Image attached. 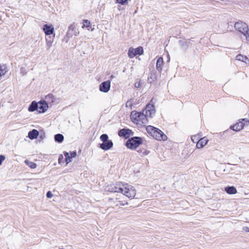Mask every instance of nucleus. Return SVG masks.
<instances>
[{"label":"nucleus","mask_w":249,"mask_h":249,"mask_svg":"<svg viewBox=\"0 0 249 249\" xmlns=\"http://www.w3.org/2000/svg\"><path fill=\"white\" fill-rule=\"evenodd\" d=\"M147 133L154 139L158 141H165L167 137L160 129L152 125H148L146 127Z\"/></svg>","instance_id":"1"},{"label":"nucleus","mask_w":249,"mask_h":249,"mask_svg":"<svg viewBox=\"0 0 249 249\" xmlns=\"http://www.w3.org/2000/svg\"><path fill=\"white\" fill-rule=\"evenodd\" d=\"M144 138L134 136L130 137L125 142V146L130 150H135L140 145L142 144Z\"/></svg>","instance_id":"2"},{"label":"nucleus","mask_w":249,"mask_h":249,"mask_svg":"<svg viewBox=\"0 0 249 249\" xmlns=\"http://www.w3.org/2000/svg\"><path fill=\"white\" fill-rule=\"evenodd\" d=\"M144 111L143 110L139 112L135 110L132 111L130 114L131 121L134 123L141 122L142 124H146L148 122L147 119L148 117L146 116Z\"/></svg>","instance_id":"3"},{"label":"nucleus","mask_w":249,"mask_h":249,"mask_svg":"<svg viewBox=\"0 0 249 249\" xmlns=\"http://www.w3.org/2000/svg\"><path fill=\"white\" fill-rule=\"evenodd\" d=\"M100 139L102 142L99 143L98 145V147L100 149L104 151H107L113 147V142L111 140L108 139L107 134H102L100 137Z\"/></svg>","instance_id":"4"},{"label":"nucleus","mask_w":249,"mask_h":249,"mask_svg":"<svg viewBox=\"0 0 249 249\" xmlns=\"http://www.w3.org/2000/svg\"><path fill=\"white\" fill-rule=\"evenodd\" d=\"M234 27L236 30L246 37L247 41H249V29L246 23L239 20L235 23Z\"/></svg>","instance_id":"5"},{"label":"nucleus","mask_w":249,"mask_h":249,"mask_svg":"<svg viewBox=\"0 0 249 249\" xmlns=\"http://www.w3.org/2000/svg\"><path fill=\"white\" fill-rule=\"evenodd\" d=\"M143 110H145L144 112L146 116L149 118L153 117L156 113L155 107L154 103L153 102V99L150 100Z\"/></svg>","instance_id":"6"},{"label":"nucleus","mask_w":249,"mask_h":249,"mask_svg":"<svg viewBox=\"0 0 249 249\" xmlns=\"http://www.w3.org/2000/svg\"><path fill=\"white\" fill-rule=\"evenodd\" d=\"M134 132L130 129L124 127L118 130V135L121 137L128 140L131 136L134 135Z\"/></svg>","instance_id":"7"},{"label":"nucleus","mask_w":249,"mask_h":249,"mask_svg":"<svg viewBox=\"0 0 249 249\" xmlns=\"http://www.w3.org/2000/svg\"><path fill=\"white\" fill-rule=\"evenodd\" d=\"M143 49L142 46H139L136 48L130 47L128 50V56L130 58H133L137 55H141L143 54Z\"/></svg>","instance_id":"8"},{"label":"nucleus","mask_w":249,"mask_h":249,"mask_svg":"<svg viewBox=\"0 0 249 249\" xmlns=\"http://www.w3.org/2000/svg\"><path fill=\"white\" fill-rule=\"evenodd\" d=\"M122 194L129 198H133L136 196V191L133 186L129 185L124 187L123 192Z\"/></svg>","instance_id":"9"},{"label":"nucleus","mask_w":249,"mask_h":249,"mask_svg":"<svg viewBox=\"0 0 249 249\" xmlns=\"http://www.w3.org/2000/svg\"><path fill=\"white\" fill-rule=\"evenodd\" d=\"M124 185L121 183L112 184L107 186V191L113 193H123Z\"/></svg>","instance_id":"10"},{"label":"nucleus","mask_w":249,"mask_h":249,"mask_svg":"<svg viewBox=\"0 0 249 249\" xmlns=\"http://www.w3.org/2000/svg\"><path fill=\"white\" fill-rule=\"evenodd\" d=\"M75 28V23L71 24L68 27V30L62 39L63 42L68 43L71 38L74 35L73 31Z\"/></svg>","instance_id":"11"},{"label":"nucleus","mask_w":249,"mask_h":249,"mask_svg":"<svg viewBox=\"0 0 249 249\" xmlns=\"http://www.w3.org/2000/svg\"><path fill=\"white\" fill-rule=\"evenodd\" d=\"M42 30L46 36H53V37H55L54 27L52 24L43 25Z\"/></svg>","instance_id":"12"},{"label":"nucleus","mask_w":249,"mask_h":249,"mask_svg":"<svg viewBox=\"0 0 249 249\" xmlns=\"http://www.w3.org/2000/svg\"><path fill=\"white\" fill-rule=\"evenodd\" d=\"M63 153L65 157L66 165L71 162L72 159L77 156V152L76 150L70 151V152L64 151Z\"/></svg>","instance_id":"13"},{"label":"nucleus","mask_w":249,"mask_h":249,"mask_svg":"<svg viewBox=\"0 0 249 249\" xmlns=\"http://www.w3.org/2000/svg\"><path fill=\"white\" fill-rule=\"evenodd\" d=\"M38 109L37 112L38 113H44L46 112L49 108V105L47 102L45 100H41L38 102Z\"/></svg>","instance_id":"14"},{"label":"nucleus","mask_w":249,"mask_h":249,"mask_svg":"<svg viewBox=\"0 0 249 249\" xmlns=\"http://www.w3.org/2000/svg\"><path fill=\"white\" fill-rule=\"evenodd\" d=\"M110 86V80L103 82L99 85V90L101 92L107 93L109 90Z\"/></svg>","instance_id":"15"},{"label":"nucleus","mask_w":249,"mask_h":249,"mask_svg":"<svg viewBox=\"0 0 249 249\" xmlns=\"http://www.w3.org/2000/svg\"><path fill=\"white\" fill-rule=\"evenodd\" d=\"M245 127V123H242V121L239 119L238 122L235 124L231 125L230 126V129L234 131L238 132L242 130Z\"/></svg>","instance_id":"16"},{"label":"nucleus","mask_w":249,"mask_h":249,"mask_svg":"<svg viewBox=\"0 0 249 249\" xmlns=\"http://www.w3.org/2000/svg\"><path fill=\"white\" fill-rule=\"evenodd\" d=\"M208 141V139L206 137L199 139L198 141L196 142V147L198 149L203 148L207 144Z\"/></svg>","instance_id":"17"},{"label":"nucleus","mask_w":249,"mask_h":249,"mask_svg":"<svg viewBox=\"0 0 249 249\" xmlns=\"http://www.w3.org/2000/svg\"><path fill=\"white\" fill-rule=\"evenodd\" d=\"M39 135V131L36 129L30 131L28 134V137L31 140L37 139Z\"/></svg>","instance_id":"18"},{"label":"nucleus","mask_w":249,"mask_h":249,"mask_svg":"<svg viewBox=\"0 0 249 249\" xmlns=\"http://www.w3.org/2000/svg\"><path fill=\"white\" fill-rule=\"evenodd\" d=\"M38 109V102H36V101H33L28 107V110L29 112H34L35 111H37Z\"/></svg>","instance_id":"19"},{"label":"nucleus","mask_w":249,"mask_h":249,"mask_svg":"<svg viewBox=\"0 0 249 249\" xmlns=\"http://www.w3.org/2000/svg\"><path fill=\"white\" fill-rule=\"evenodd\" d=\"M163 64V59L162 57H159L157 60L156 69L159 73L162 71V66Z\"/></svg>","instance_id":"20"},{"label":"nucleus","mask_w":249,"mask_h":249,"mask_svg":"<svg viewBox=\"0 0 249 249\" xmlns=\"http://www.w3.org/2000/svg\"><path fill=\"white\" fill-rule=\"evenodd\" d=\"M225 191L229 195H234L237 193V189L233 186H228L225 187Z\"/></svg>","instance_id":"21"},{"label":"nucleus","mask_w":249,"mask_h":249,"mask_svg":"<svg viewBox=\"0 0 249 249\" xmlns=\"http://www.w3.org/2000/svg\"><path fill=\"white\" fill-rule=\"evenodd\" d=\"M157 79V75L156 74V72L153 71L150 73V75L148 76L147 79V81L149 83H152L153 82L156 81Z\"/></svg>","instance_id":"22"},{"label":"nucleus","mask_w":249,"mask_h":249,"mask_svg":"<svg viewBox=\"0 0 249 249\" xmlns=\"http://www.w3.org/2000/svg\"><path fill=\"white\" fill-rule=\"evenodd\" d=\"M236 60L245 62L246 64L249 63V59L248 57L241 54H238L236 55Z\"/></svg>","instance_id":"23"},{"label":"nucleus","mask_w":249,"mask_h":249,"mask_svg":"<svg viewBox=\"0 0 249 249\" xmlns=\"http://www.w3.org/2000/svg\"><path fill=\"white\" fill-rule=\"evenodd\" d=\"M82 28L83 29L86 28L89 30V28H90L91 31H92L94 30V28H91V24L90 23V21L87 19H84L83 20V25Z\"/></svg>","instance_id":"24"},{"label":"nucleus","mask_w":249,"mask_h":249,"mask_svg":"<svg viewBox=\"0 0 249 249\" xmlns=\"http://www.w3.org/2000/svg\"><path fill=\"white\" fill-rule=\"evenodd\" d=\"M54 141L58 143H62L64 139V136L60 133L54 135Z\"/></svg>","instance_id":"25"},{"label":"nucleus","mask_w":249,"mask_h":249,"mask_svg":"<svg viewBox=\"0 0 249 249\" xmlns=\"http://www.w3.org/2000/svg\"><path fill=\"white\" fill-rule=\"evenodd\" d=\"M45 98L48 102L52 103H54L56 100L55 96L52 93H49L45 96Z\"/></svg>","instance_id":"26"},{"label":"nucleus","mask_w":249,"mask_h":249,"mask_svg":"<svg viewBox=\"0 0 249 249\" xmlns=\"http://www.w3.org/2000/svg\"><path fill=\"white\" fill-rule=\"evenodd\" d=\"M8 71L7 67L5 64H0V74L1 76L5 75Z\"/></svg>","instance_id":"27"},{"label":"nucleus","mask_w":249,"mask_h":249,"mask_svg":"<svg viewBox=\"0 0 249 249\" xmlns=\"http://www.w3.org/2000/svg\"><path fill=\"white\" fill-rule=\"evenodd\" d=\"M25 163L31 169H35L37 166V165L35 162L31 161L28 160H25Z\"/></svg>","instance_id":"28"},{"label":"nucleus","mask_w":249,"mask_h":249,"mask_svg":"<svg viewBox=\"0 0 249 249\" xmlns=\"http://www.w3.org/2000/svg\"><path fill=\"white\" fill-rule=\"evenodd\" d=\"M45 137L46 134L44 130H40L39 132V135L37 137L38 138V141L40 142L41 141L43 140L45 138Z\"/></svg>","instance_id":"29"},{"label":"nucleus","mask_w":249,"mask_h":249,"mask_svg":"<svg viewBox=\"0 0 249 249\" xmlns=\"http://www.w3.org/2000/svg\"><path fill=\"white\" fill-rule=\"evenodd\" d=\"M130 0H116V2L122 5H126Z\"/></svg>","instance_id":"30"},{"label":"nucleus","mask_w":249,"mask_h":249,"mask_svg":"<svg viewBox=\"0 0 249 249\" xmlns=\"http://www.w3.org/2000/svg\"><path fill=\"white\" fill-rule=\"evenodd\" d=\"M63 155H64L60 154L59 155V157H58V163L60 165H62V164L64 163Z\"/></svg>","instance_id":"31"},{"label":"nucleus","mask_w":249,"mask_h":249,"mask_svg":"<svg viewBox=\"0 0 249 249\" xmlns=\"http://www.w3.org/2000/svg\"><path fill=\"white\" fill-rule=\"evenodd\" d=\"M46 41V49L48 50L52 46V43L53 42V40H47Z\"/></svg>","instance_id":"32"},{"label":"nucleus","mask_w":249,"mask_h":249,"mask_svg":"<svg viewBox=\"0 0 249 249\" xmlns=\"http://www.w3.org/2000/svg\"><path fill=\"white\" fill-rule=\"evenodd\" d=\"M179 43L180 45L182 47H184L185 46H186L187 47H188V44L190 43V42H187L184 41H182V40H179Z\"/></svg>","instance_id":"33"},{"label":"nucleus","mask_w":249,"mask_h":249,"mask_svg":"<svg viewBox=\"0 0 249 249\" xmlns=\"http://www.w3.org/2000/svg\"><path fill=\"white\" fill-rule=\"evenodd\" d=\"M240 120L242 121V123H245V126L246 125H248L249 124V120L247 118L241 119Z\"/></svg>","instance_id":"34"},{"label":"nucleus","mask_w":249,"mask_h":249,"mask_svg":"<svg viewBox=\"0 0 249 249\" xmlns=\"http://www.w3.org/2000/svg\"><path fill=\"white\" fill-rule=\"evenodd\" d=\"M131 99L128 100L125 104L126 107H129L130 108H132V107L133 106V104L131 102Z\"/></svg>","instance_id":"35"},{"label":"nucleus","mask_w":249,"mask_h":249,"mask_svg":"<svg viewBox=\"0 0 249 249\" xmlns=\"http://www.w3.org/2000/svg\"><path fill=\"white\" fill-rule=\"evenodd\" d=\"M191 140L194 143H196V141H198V137L196 135H195L191 137Z\"/></svg>","instance_id":"36"},{"label":"nucleus","mask_w":249,"mask_h":249,"mask_svg":"<svg viewBox=\"0 0 249 249\" xmlns=\"http://www.w3.org/2000/svg\"><path fill=\"white\" fill-rule=\"evenodd\" d=\"M5 160V157L3 155H0V166L2 165V162Z\"/></svg>","instance_id":"37"},{"label":"nucleus","mask_w":249,"mask_h":249,"mask_svg":"<svg viewBox=\"0 0 249 249\" xmlns=\"http://www.w3.org/2000/svg\"><path fill=\"white\" fill-rule=\"evenodd\" d=\"M53 195L51 191H48L46 193V197L48 198H51L53 197Z\"/></svg>","instance_id":"38"},{"label":"nucleus","mask_w":249,"mask_h":249,"mask_svg":"<svg viewBox=\"0 0 249 249\" xmlns=\"http://www.w3.org/2000/svg\"><path fill=\"white\" fill-rule=\"evenodd\" d=\"M138 152L142 153V155H147L150 153L149 151L146 150H144L143 152H142V150H139Z\"/></svg>","instance_id":"39"},{"label":"nucleus","mask_w":249,"mask_h":249,"mask_svg":"<svg viewBox=\"0 0 249 249\" xmlns=\"http://www.w3.org/2000/svg\"><path fill=\"white\" fill-rule=\"evenodd\" d=\"M142 87V83L140 81L136 82L135 83V87L136 88H140Z\"/></svg>","instance_id":"40"},{"label":"nucleus","mask_w":249,"mask_h":249,"mask_svg":"<svg viewBox=\"0 0 249 249\" xmlns=\"http://www.w3.org/2000/svg\"><path fill=\"white\" fill-rule=\"evenodd\" d=\"M74 36H78L79 34V31L78 29H76V26L75 25V28L73 31Z\"/></svg>","instance_id":"41"},{"label":"nucleus","mask_w":249,"mask_h":249,"mask_svg":"<svg viewBox=\"0 0 249 249\" xmlns=\"http://www.w3.org/2000/svg\"><path fill=\"white\" fill-rule=\"evenodd\" d=\"M54 38V37H53V36H46L45 39L46 41L50 40H53V41Z\"/></svg>","instance_id":"42"},{"label":"nucleus","mask_w":249,"mask_h":249,"mask_svg":"<svg viewBox=\"0 0 249 249\" xmlns=\"http://www.w3.org/2000/svg\"><path fill=\"white\" fill-rule=\"evenodd\" d=\"M243 230L246 232H249V228L248 227H244L243 228Z\"/></svg>","instance_id":"43"},{"label":"nucleus","mask_w":249,"mask_h":249,"mask_svg":"<svg viewBox=\"0 0 249 249\" xmlns=\"http://www.w3.org/2000/svg\"><path fill=\"white\" fill-rule=\"evenodd\" d=\"M114 77L115 76L113 75H111L110 76V79L109 80H112Z\"/></svg>","instance_id":"44"},{"label":"nucleus","mask_w":249,"mask_h":249,"mask_svg":"<svg viewBox=\"0 0 249 249\" xmlns=\"http://www.w3.org/2000/svg\"><path fill=\"white\" fill-rule=\"evenodd\" d=\"M121 205H122V206H124V204H121Z\"/></svg>","instance_id":"45"},{"label":"nucleus","mask_w":249,"mask_h":249,"mask_svg":"<svg viewBox=\"0 0 249 249\" xmlns=\"http://www.w3.org/2000/svg\"><path fill=\"white\" fill-rule=\"evenodd\" d=\"M59 249H64V248H59Z\"/></svg>","instance_id":"46"},{"label":"nucleus","mask_w":249,"mask_h":249,"mask_svg":"<svg viewBox=\"0 0 249 249\" xmlns=\"http://www.w3.org/2000/svg\"><path fill=\"white\" fill-rule=\"evenodd\" d=\"M1 77V74H0V77Z\"/></svg>","instance_id":"47"}]
</instances>
